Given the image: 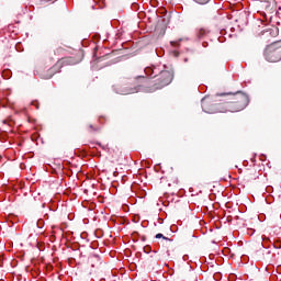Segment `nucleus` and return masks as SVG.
<instances>
[{
	"instance_id": "1",
	"label": "nucleus",
	"mask_w": 281,
	"mask_h": 281,
	"mask_svg": "<svg viewBox=\"0 0 281 281\" xmlns=\"http://www.w3.org/2000/svg\"><path fill=\"white\" fill-rule=\"evenodd\" d=\"M145 76L149 78H157L154 88H150L149 93L157 91V89H164L172 82V74L169 70H166V65H151L145 68Z\"/></svg>"
},
{
	"instance_id": "2",
	"label": "nucleus",
	"mask_w": 281,
	"mask_h": 281,
	"mask_svg": "<svg viewBox=\"0 0 281 281\" xmlns=\"http://www.w3.org/2000/svg\"><path fill=\"white\" fill-rule=\"evenodd\" d=\"M235 102L236 109L233 110V112L243 111L248 104H249V95H247L245 92L237 91L235 94Z\"/></svg>"
},
{
	"instance_id": "3",
	"label": "nucleus",
	"mask_w": 281,
	"mask_h": 281,
	"mask_svg": "<svg viewBox=\"0 0 281 281\" xmlns=\"http://www.w3.org/2000/svg\"><path fill=\"white\" fill-rule=\"evenodd\" d=\"M114 91L120 95H130V93H139V91H144V87L138 86L134 88H128L126 86H114Z\"/></svg>"
},
{
	"instance_id": "4",
	"label": "nucleus",
	"mask_w": 281,
	"mask_h": 281,
	"mask_svg": "<svg viewBox=\"0 0 281 281\" xmlns=\"http://www.w3.org/2000/svg\"><path fill=\"white\" fill-rule=\"evenodd\" d=\"M265 58L268 63H280L281 56L278 50H270L269 48H266L265 50Z\"/></svg>"
},
{
	"instance_id": "5",
	"label": "nucleus",
	"mask_w": 281,
	"mask_h": 281,
	"mask_svg": "<svg viewBox=\"0 0 281 281\" xmlns=\"http://www.w3.org/2000/svg\"><path fill=\"white\" fill-rule=\"evenodd\" d=\"M63 65H71V61L65 60V59L57 61V64L48 70L49 75L46 76L45 78L49 80V78H52L54 74H58L60 71V68L63 67Z\"/></svg>"
},
{
	"instance_id": "6",
	"label": "nucleus",
	"mask_w": 281,
	"mask_h": 281,
	"mask_svg": "<svg viewBox=\"0 0 281 281\" xmlns=\"http://www.w3.org/2000/svg\"><path fill=\"white\" fill-rule=\"evenodd\" d=\"M207 34H210V31H207L206 29H198L195 31V36L201 41V38H205V36H207Z\"/></svg>"
},
{
	"instance_id": "7",
	"label": "nucleus",
	"mask_w": 281,
	"mask_h": 281,
	"mask_svg": "<svg viewBox=\"0 0 281 281\" xmlns=\"http://www.w3.org/2000/svg\"><path fill=\"white\" fill-rule=\"evenodd\" d=\"M204 113H223V111L218 110V105H212L211 109L206 110L205 105H202Z\"/></svg>"
},
{
	"instance_id": "8",
	"label": "nucleus",
	"mask_w": 281,
	"mask_h": 281,
	"mask_svg": "<svg viewBox=\"0 0 281 281\" xmlns=\"http://www.w3.org/2000/svg\"><path fill=\"white\" fill-rule=\"evenodd\" d=\"M155 238H158V239L162 238V240H170L169 237L164 236V234H161V233L156 234Z\"/></svg>"
},
{
	"instance_id": "9",
	"label": "nucleus",
	"mask_w": 281,
	"mask_h": 281,
	"mask_svg": "<svg viewBox=\"0 0 281 281\" xmlns=\"http://www.w3.org/2000/svg\"><path fill=\"white\" fill-rule=\"evenodd\" d=\"M144 254H150L153 251V248L150 246H145L143 248Z\"/></svg>"
},
{
	"instance_id": "10",
	"label": "nucleus",
	"mask_w": 281,
	"mask_h": 281,
	"mask_svg": "<svg viewBox=\"0 0 281 281\" xmlns=\"http://www.w3.org/2000/svg\"><path fill=\"white\" fill-rule=\"evenodd\" d=\"M198 3H200L201 5H205V3H210V0H196Z\"/></svg>"
},
{
	"instance_id": "11",
	"label": "nucleus",
	"mask_w": 281,
	"mask_h": 281,
	"mask_svg": "<svg viewBox=\"0 0 281 281\" xmlns=\"http://www.w3.org/2000/svg\"><path fill=\"white\" fill-rule=\"evenodd\" d=\"M32 105H33V106H36V109H38V103H36V101H33V102H32Z\"/></svg>"
},
{
	"instance_id": "12",
	"label": "nucleus",
	"mask_w": 281,
	"mask_h": 281,
	"mask_svg": "<svg viewBox=\"0 0 281 281\" xmlns=\"http://www.w3.org/2000/svg\"><path fill=\"white\" fill-rule=\"evenodd\" d=\"M90 128H91V131H95V128H93V125H90Z\"/></svg>"
},
{
	"instance_id": "13",
	"label": "nucleus",
	"mask_w": 281,
	"mask_h": 281,
	"mask_svg": "<svg viewBox=\"0 0 281 281\" xmlns=\"http://www.w3.org/2000/svg\"><path fill=\"white\" fill-rule=\"evenodd\" d=\"M202 102H205V98H204V99H202Z\"/></svg>"
},
{
	"instance_id": "14",
	"label": "nucleus",
	"mask_w": 281,
	"mask_h": 281,
	"mask_svg": "<svg viewBox=\"0 0 281 281\" xmlns=\"http://www.w3.org/2000/svg\"><path fill=\"white\" fill-rule=\"evenodd\" d=\"M171 45H175V42H171Z\"/></svg>"
},
{
	"instance_id": "15",
	"label": "nucleus",
	"mask_w": 281,
	"mask_h": 281,
	"mask_svg": "<svg viewBox=\"0 0 281 281\" xmlns=\"http://www.w3.org/2000/svg\"><path fill=\"white\" fill-rule=\"evenodd\" d=\"M184 63H188V59H184Z\"/></svg>"
}]
</instances>
